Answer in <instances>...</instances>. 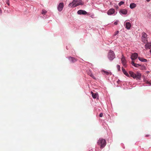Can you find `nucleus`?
<instances>
[{"mask_svg":"<svg viewBox=\"0 0 151 151\" xmlns=\"http://www.w3.org/2000/svg\"><path fill=\"white\" fill-rule=\"evenodd\" d=\"M129 73L130 76L134 79H136L137 80H140L141 75L139 72H137L134 73L132 71H129Z\"/></svg>","mask_w":151,"mask_h":151,"instance_id":"obj_1","label":"nucleus"},{"mask_svg":"<svg viewBox=\"0 0 151 151\" xmlns=\"http://www.w3.org/2000/svg\"><path fill=\"white\" fill-rule=\"evenodd\" d=\"M82 4V1L81 0H73L72 2L69 4V6L74 7Z\"/></svg>","mask_w":151,"mask_h":151,"instance_id":"obj_2","label":"nucleus"},{"mask_svg":"<svg viewBox=\"0 0 151 151\" xmlns=\"http://www.w3.org/2000/svg\"><path fill=\"white\" fill-rule=\"evenodd\" d=\"M97 143L100 146V148L102 149L104 147L106 144V140L102 138H100L98 140Z\"/></svg>","mask_w":151,"mask_h":151,"instance_id":"obj_3","label":"nucleus"},{"mask_svg":"<svg viewBox=\"0 0 151 151\" xmlns=\"http://www.w3.org/2000/svg\"><path fill=\"white\" fill-rule=\"evenodd\" d=\"M108 57L110 60H112L115 58V54L114 52L110 50L108 53Z\"/></svg>","mask_w":151,"mask_h":151,"instance_id":"obj_4","label":"nucleus"},{"mask_svg":"<svg viewBox=\"0 0 151 151\" xmlns=\"http://www.w3.org/2000/svg\"><path fill=\"white\" fill-rule=\"evenodd\" d=\"M121 60L122 61V63L123 65V66L124 67H127V61L126 60L123 55H122V56L121 58Z\"/></svg>","mask_w":151,"mask_h":151,"instance_id":"obj_5","label":"nucleus"},{"mask_svg":"<svg viewBox=\"0 0 151 151\" xmlns=\"http://www.w3.org/2000/svg\"><path fill=\"white\" fill-rule=\"evenodd\" d=\"M63 3H60L58 7V10L60 12L61 11L63 10Z\"/></svg>","mask_w":151,"mask_h":151,"instance_id":"obj_6","label":"nucleus"},{"mask_svg":"<svg viewBox=\"0 0 151 151\" xmlns=\"http://www.w3.org/2000/svg\"><path fill=\"white\" fill-rule=\"evenodd\" d=\"M138 57V54L136 53H134L132 54L131 56V58L132 60H134L136 59Z\"/></svg>","mask_w":151,"mask_h":151,"instance_id":"obj_7","label":"nucleus"},{"mask_svg":"<svg viewBox=\"0 0 151 151\" xmlns=\"http://www.w3.org/2000/svg\"><path fill=\"white\" fill-rule=\"evenodd\" d=\"M101 72L104 75H111L112 74V73L111 72L107 71L104 70H101Z\"/></svg>","mask_w":151,"mask_h":151,"instance_id":"obj_8","label":"nucleus"},{"mask_svg":"<svg viewBox=\"0 0 151 151\" xmlns=\"http://www.w3.org/2000/svg\"><path fill=\"white\" fill-rule=\"evenodd\" d=\"M115 11L114 9H111L108 11L107 14L109 15H111L114 13Z\"/></svg>","mask_w":151,"mask_h":151,"instance_id":"obj_9","label":"nucleus"},{"mask_svg":"<svg viewBox=\"0 0 151 151\" xmlns=\"http://www.w3.org/2000/svg\"><path fill=\"white\" fill-rule=\"evenodd\" d=\"M145 48L146 50L151 49V42H147L145 45Z\"/></svg>","mask_w":151,"mask_h":151,"instance_id":"obj_10","label":"nucleus"},{"mask_svg":"<svg viewBox=\"0 0 151 151\" xmlns=\"http://www.w3.org/2000/svg\"><path fill=\"white\" fill-rule=\"evenodd\" d=\"M120 12L123 14L125 15L127 14V10L125 9H122L120 10Z\"/></svg>","mask_w":151,"mask_h":151,"instance_id":"obj_11","label":"nucleus"},{"mask_svg":"<svg viewBox=\"0 0 151 151\" xmlns=\"http://www.w3.org/2000/svg\"><path fill=\"white\" fill-rule=\"evenodd\" d=\"M68 59L72 63H74L76 62V61H77V60L76 59L71 57H69L68 58Z\"/></svg>","mask_w":151,"mask_h":151,"instance_id":"obj_12","label":"nucleus"},{"mask_svg":"<svg viewBox=\"0 0 151 151\" xmlns=\"http://www.w3.org/2000/svg\"><path fill=\"white\" fill-rule=\"evenodd\" d=\"M126 28L128 29H130V27H131V24L130 22H127L126 23Z\"/></svg>","mask_w":151,"mask_h":151,"instance_id":"obj_13","label":"nucleus"},{"mask_svg":"<svg viewBox=\"0 0 151 151\" xmlns=\"http://www.w3.org/2000/svg\"><path fill=\"white\" fill-rule=\"evenodd\" d=\"M122 72L126 76H127V77H129V75L128 73L127 72V71L125 70V69L123 68H122Z\"/></svg>","mask_w":151,"mask_h":151,"instance_id":"obj_14","label":"nucleus"},{"mask_svg":"<svg viewBox=\"0 0 151 151\" xmlns=\"http://www.w3.org/2000/svg\"><path fill=\"white\" fill-rule=\"evenodd\" d=\"M77 13L78 14H85V11H83L81 10H78L77 12Z\"/></svg>","mask_w":151,"mask_h":151,"instance_id":"obj_15","label":"nucleus"},{"mask_svg":"<svg viewBox=\"0 0 151 151\" xmlns=\"http://www.w3.org/2000/svg\"><path fill=\"white\" fill-rule=\"evenodd\" d=\"M138 59L139 60L142 62H146L147 61V59H144L142 58L139 57Z\"/></svg>","mask_w":151,"mask_h":151,"instance_id":"obj_16","label":"nucleus"},{"mask_svg":"<svg viewBox=\"0 0 151 151\" xmlns=\"http://www.w3.org/2000/svg\"><path fill=\"white\" fill-rule=\"evenodd\" d=\"M132 64L136 67H138L139 66H141V65L139 64L134 63V62L133 61H132Z\"/></svg>","mask_w":151,"mask_h":151,"instance_id":"obj_17","label":"nucleus"},{"mask_svg":"<svg viewBox=\"0 0 151 151\" xmlns=\"http://www.w3.org/2000/svg\"><path fill=\"white\" fill-rule=\"evenodd\" d=\"M88 74L91 76V77H92L94 79H95V78L94 77L93 75L91 73V71L89 70L88 72H87Z\"/></svg>","mask_w":151,"mask_h":151,"instance_id":"obj_18","label":"nucleus"},{"mask_svg":"<svg viewBox=\"0 0 151 151\" xmlns=\"http://www.w3.org/2000/svg\"><path fill=\"white\" fill-rule=\"evenodd\" d=\"M136 4L134 3H132L130 5V7L131 9H133L136 7Z\"/></svg>","mask_w":151,"mask_h":151,"instance_id":"obj_19","label":"nucleus"},{"mask_svg":"<svg viewBox=\"0 0 151 151\" xmlns=\"http://www.w3.org/2000/svg\"><path fill=\"white\" fill-rule=\"evenodd\" d=\"M91 93L92 94V96L94 99H96V98L98 95L96 93H94L92 92H91Z\"/></svg>","mask_w":151,"mask_h":151,"instance_id":"obj_20","label":"nucleus"},{"mask_svg":"<svg viewBox=\"0 0 151 151\" xmlns=\"http://www.w3.org/2000/svg\"><path fill=\"white\" fill-rule=\"evenodd\" d=\"M142 38H147V34L144 32H143L142 34Z\"/></svg>","mask_w":151,"mask_h":151,"instance_id":"obj_21","label":"nucleus"},{"mask_svg":"<svg viewBox=\"0 0 151 151\" xmlns=\"http://www.w3.org/2000/svg\"><path fill=\"white\" fill-rule=\"evenodd\" d=\"M142 41L143 42L145 43H147V38H142Z\"/></svg>","mask_w":151,"mask_h":151,"instance_id":"obj_22","label":"nucleus"},{"mask_svg":"<svg viewBox=\"0 0 151 151\" xmlns=\"http://www.w3.org/2000/svg\"><path fill=\"white\" fill-rule=\"evenodd\" d=\"M47 11H46L44 9H43L42 10V12L41 13L42 14L45 15L47 13Z\"/></svg>","mask_w":151,"mask_h":151,"instance_id":"obj_23","label":"nucleus"},{"mask_svg":"<svg viewBox=\"0 0 151 151\" xmlns=\"http://www.w3.org/2000/svg\"><path fill=\"white\" fill-rule=\"evenodd\" d=\"M124 3V2L122 1H120L119 3V6H121V5H122Z\"/></svg>","mask_w":151,"mask_h":151,"instance_id":"obj_24","label":"nucleus"},{"mask_svg":"<svg viewBox=\"0 0 151 151\" xmlns=\"http://www.w3.org/2000/svg\"><path fill=\"white\" fill-rule=\"evenodd\" d=\"M117 68L119 71L120 69V66L119 65H117Z\"/></svg>","mask_w":151,"mask_h":151,"instance_id":"obj_25","label":"nucleus"},{"mask_svg":"<svg viewBox=\"0 0 151 151\" xmlns=\"http://www.w3.org/2000/svg\"><path fill=\"white\" fill-rule=\"evenodd\" d=\"M146 83L149 84L150 85H151V82H150V81H147L146 82Z\"/></svg>","mask_w":151,"mask_h":151,"instance_id":"obj_26","label":"nucleus"},{"mask_svg":"<svg viewBox=\"0 0 151 151\" xmlns=\"http://www.w3.org/2000/svg\"><path fill=\"white\" fill-rule=\"evenodd\" d=\"M6 3L9 6L10 4H9V0H8L6 1Z\"/></svg>","mask_w":151,"mask_h":151,"instance_id":"obj_27","label":"nucleus"},{"mask_svg":"<svg viewBox=\"0 0 151 151\" xmlns=\"http://www.w3.org/2000/svg\"><path fill=\"white\" fill-rule=\"evenodd\" d=\"M100 117H101L103 116V114L102 113H101L99 115Z\"/></svg>","mask_w":151,"mask_h":151,"instance_id":"obj_28","label":"nucleus"},{"mask_svg":"<svg viewBox=\"0 0 151 151\" xmlns=\"http://www.w3.org/2000/svg\"><path fill=\"white\" fill-rule=\"evenodd\" d=\"M118 21H116L114 22V25H116L118 24Z\"/></svg>","mask_w":151,"mask_h":151,"instance_id":"obj_29","label":"nucleus"},{"mask_svg":"<svg viewBox=\"0 0 151 151\" xmlns=\"http://www.w3.org/2000/svg\"><path fill=\"white\" fill-rule=\"evenodd\" d=\"M119 33V31H116L115 32V35H116L117 34Z\"/></svg>","mask_w":151,"mask_h":151,"instance_id":"obj_30","label":"nucleus"},{"mask_svg":"<svg viewBox=\"0 0 151 151\" xmlns=\"http://www.w3.org/2000/svg\"><path fill=\"white\" fill-rule=\"evenodd\" d=\"M147 1V2H149L150 1V0H146Z\"/></svg>","mask_w":151,"mask_h":151,"instance_id":"obj_31","label":"nucleus"},{"mask_svg":"<svg viewBox=\"0 0 151 151\" xmlns=\"http://www.w3.org/2000/svg\"><path fill=\"white\" fill-rule=\"evenodd\" d=\"M150 52L151 53V49H150Z\"/></svg>","mask_w":151,"mask_h":151,"instance_id":"obj_32","label":"nucleus"},{"mask_svg":"<svg viewBox=\"0 0 151 151\" xmlns=\"http://www.w3.org/2000/svg\"><path fill=\"white\" fill-rule=\"evenodd\" d=\"M87 12L86 11V15L87 14Z\"/></svg>","mask_w":151,"mask_h":151,"instance_id":"obj_33","label":"nucleus"}]
</instances>
